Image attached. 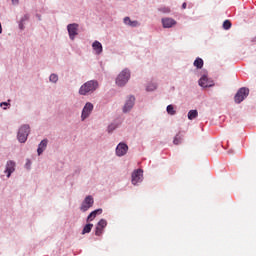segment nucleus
Segmentation results:
<instances>
[{
    "instance_id": "ddd939ff",
    "label": "nucleus",
    "mask_w": 256,
    "mask_h": 256,
    "mask_svg": "<svg viewBox=\"0 0 256 256\" xmlns=\"http://www.w3.org/2000/svg\"><path fill=\"white\" fill-rule=\"evenodd\" d=\"M14 171H15V162L10 160L6 164L5 173H7V177L10 178L11 177V173H13Z\"/></svg>"
},
{
    "instance_id": "cd10ccee",
    "label": "nucleus",
    "mask_w": 256,
    "mask_h": 256,
    "mask_svg": "<svg viewBox=\"0 0 256 256\" xmlns=\"http://www.w3.org/2000/svg\"><path fill=\"white\" fill-rule=\"evenodd\" d=\"M139 22L137 20L130 22V27H138Z\"/></svg>"
},
{
    "instance_id": "423d86ee",
    "label": "nucleus",
    "mask_w": 256,
    "mask_h": 256,
    "mask_svg": "<svg viewBox=\"0 0 256 256\" xmlns=\"http://www.w3.org/2000/svg\"><path fill=\"white\" fill-rule=\"evenodd\" d=\"M67 30H68L70 39L73 41V39H75V37H77L78 35L77 31H79V24L77 23L69 24L67 26Z\"/></svg>"
},
{
    "instance_id": "4468645a",
    "label": "nucleus",
    "mask_w": 256,
    "mask_h": 256,
    "mask_svg": "<svg viewBox=\"0 0 256 256\" xmlns=\"http://www.w3.org/2000/svg\"><path fill=\"white\" fill-rule=\"evenodd\" d=\"M92 48L96 55H101V53H103V45L97 40L93 42Z\"/></svg>"
},
{
    "instance_id": "f257e3e1",
    "label": "nucleus",
    "mask_w": 256,
    "mask_h": 256,
    "mask_svg": "<svg viewBox=\"0 0 256 256\" xmlns=\"http://www.w3.org/2000/svg\"><path fill=\"white\" fill-rule=\"evenodd\" d=\"M99 88V82L97 80H90L84 83L80 89L79 94L80 95H89L91 93H95L97 89Z\"/></svg>"
},
{
    "instance_id": "20e7f679",
    "label": "nucleus",
    "mask_w": 256,
    "mask_h": 256,
    "mask_svg": "<svg viewBox=\"0 0 256 256\" xmlns=\"http://www.w3.org/2000/svg\"><path fill=\"white\" fill-rule=\"evenodd\" d=\"M29 125H23L18 131V141L20 143H25L27 141V137H29Z\"/></svg>"
},
{
    "instance_id": "4be33fe9",
    "label": "nucleus",
    "mask_w": 256,
    "mask_h": 256,
    "mask_svg": "<svg viewBox=\"0 0 256 256\" xmlns=\"http://www.w3.org/2000/svg\"><path fill=\"white\" fill-rule=\"evenodd\" d=\"M166 111L168 113V115H175L176 111H175V107H173V105H168L166 108Z\"/></svg>"
},
{
    "instance_id": "bb28decb",
    "label": "nucleus",
    "mask_w": 256,
    "mask_h": 256,
    "mask_svg": "<svg viewBox=\"0 0 256 256\" xmlns=\"http://www.w3.org/2000/svg\"><path fill=\"white\" fill-rule=\"evenodd\" d=\"M124 23H125V25H131V18H129V17H125L124 18Z\"/></svg>"
},
{
    "instance_id": "6e6552de",
    "label": "nucleus",
    "mask_w": 256,
    "mask_h": 256,
    "mask_svg": "<svg viewBox=\"0 0 256 256\" xmlns=\"http://www.w3.org/2000/svg\"><path fill=\"white\" fill-rule=\"evenodd\" d=\"M143 181V170L138 169L132 173V185H137Z\"/></svg>"
},
{
    "instance_id": "c756f323",
    "label": "nucleus",
    "mask_w": 256,
    "mask_h": 256,
    "mask_svg": "<svg viewBox=\"0 0 256 256\" xmlns=\"http://www.w3.org/2000/svg\"><path fill=\"white\" fill-rule=\"evenodd\" d=\"M0 106H1V107H7V106H9V103H7V102H2V103L0 104Z\"/></svg>"
},
{
    "instance_id": "aec40b11",
    "label": "nucleus",
    "mask_w": 256,
    "mask_h": 256,
    "mask_svg": "<svg viewBox=\"0 0 256 256\" xmlns=\"http://www.w3.org/2000/svg\"><path fill=\"white\" fill-rule=\"evenodd\" d=\"M194 67H196L197 69H203V59L197 58L194 61Z\"/></svg>"
},
{
    "instance_id": "1a4fd4ad",
    "label": "nucleus",
    "mask_w": 256,
    "mask_h": 256,
    "mask_svg": "<svg viewBox=\"0 0 256 256\" xmlns=\"http://www.w3.org/2000/svg\"><path fill=\"white\" fill-rule=\"evenodd\" d=\"M127 151H129V146L125 143H119L116 147V155L118 157H123V155H127Z\"/></svg>"
},
{
    "instance_id": "dca6fc26",
    "label": "nucleus",
    "mask_w": 256,
    "mask_h": 256,
    "mask_svg": "<svg viewBox=\"0 0 256 256\" xmlns=\"http://www.w3.org/2000/svg\"><path fill=\"white\" fill-rule=\"evenodd\" d=\"M47 139H44L40 142L38 149H37V153L38 155H41L43 153V151H45L47 149Z\"/></svg>"
},
{
    "instance_id": "9b49d317",
    "label": "nucleus",
    "mask_w": 256,
    "mask_h": 256,
    "mask_svg": "<svg viewBox=\"0 0 256 256\" xmlns=\"http://www.w3.org/2000/svg\"><path fill=\"white\" fill-rule=\"evenodd\" d=\"M162 25L164 29H171V27H175V25H177V21L173 18H162Z\"/></svg>"
},
{
    "instance_id": "f3484780",
    "label": "nucleus",
    "mask_w": 256,
    "mask_h": 256,
    "mask_svg": "<svg viewBox=\"0 0 256 256\" xmlns=\"http://www.w3.org/2000/svg\"><path fill=\"white\" fill-rule=\"evenodd\" d=\"M103 213V209H97L92 211L88 217H87V221H93V219H95V217H97V215H101Z\"/></svg>"
},
{
    "instance_id": "c85d7f7f",
    "label": "nucleus",
    "mask_w": 256,
    "mask_h": 256,
    "mask_svg": "<svg viewBox=\"0 0 256 256\" xmlns=\"http://www.w3.org/2000/svg\"><path fill=\"white\" fill-rule=\"evenodd\" d=\"M116 127H117V126H115V125H113V124H111L110 126H108V131H109V133H112V131H115Z\"/></svg>"
},
{
    "instance_id": "2f4dec72",
    "label": "nucleus",
    "mask_w": 256,
    "mask_h": 256,
    "mask_svg": "<svg viewBox=\"0 0 256 256\" xmlns=\"http://www.w3.org/2000/svg\"><path fill=\"white\" fill-rule=\"evenodd\" d=\"M182 9H187V3L184 2V3L182 4Z\"/></svg>"
},
{
    "instance_id": "b1692460",
    "label": "nucleus",
    "mask_w": 256,
    "mask_h": 256,
    "mask_svg": "<svg viewBox=\"0 0 256 256\" xmlns=\"http://www.w3.org/2000/svg\"><path fill=\"white\" fill-rule=\"evenodd\" d=\"M223 29H225L226 31L231 29V21L225 20L223 23Z\"/></svg>"
},
{
    "instance_id": "72a5a7b5",
    "label": "nucleus",
    "mask_w": 256,
    "mask_h": 256,
    "mask_svg": "<svg viewBox=\"0 0 256 256\" xmlns=\"http://www.w3.org/2000/svg\"><path fill=\"white\" fill-rule=\"evenodd\" d=\"M3 109H7V107H3Z\"/></svg>"
},
{
    "instance_id": "2eb2a0df",
    "label": "nucleus",
    "mask_w": 256,
    "mask_h": 256,
    "mask_svg": "<svg viewBox=\"0 0 256 256\" xmlns=\"http://www.w3.org/2000/svg\"><path fill=\"white\" fill-rule=\"evenodd\" d=\"M198 83L200 87H213V82H210L207 76H202Z\"/></svg>"
},
{
    "instance_id": "f03ea898",
    "label": "nucleus",
    "mask_w": 256,
    "mask_h": 256,
    "mask_svg": "<svg viewBox=\"0 0 256 256\" xmlns=\"http://www.w3.org/2000/svg\"><path fill=\"white\" fill-rule=\"evenodd\" d=\"M129 79H131V72L129 69H124L117 76L116 85H118V87H125V85H127L129 82Z\"/></svg>"
},
{
    "instance_id": "6ab92c4d",
    "label": "nucleus",
    "mask_w": 256,
    "mask_h": 256,
    "mask_svg": "<svg viewBox=\"0 0 256 256\" xmlns=\"http://www.w3.org/2000/svg\"><path fill=\"white\" fill-rule=\"evenodd\" d=\"M182 143H183V137L181 136V134H177L174 137L173 144L174 145H181Z\"/></svg>"
},
{
    "instance_id": "f8f14e48",
    "label": "nucleus",
    "mask_w": 256,
    "mask_h": 256,
    "mask_svg": "<svg viewBox=\"0 0 256 256\" xmlns=\"http://www.w3.org/2000/svg\"><path fill=\"white\" fill-rule=\"evenodd\" d=\"M133 105H135V96H130L124 105V113H127L130 109H133Z\"/></svg>"
},
{
    "instance_id": "5701e85b",
    "label": "nucleus",
    "mask_w": 256,
    "mask_h": 256,
    "mask_svg": "<svg viewBox=\"0 0 256 256\" xmlns=\"http://www.w3.org/2000/svg\"><path fill=\"white\" fill-rule=\"evenodd\" d=\"M49 79L51 83H57V81H59V76H57V74H51Z\"/></svg>"
},
{
    "instance_id": "7ed1b4c3",
    "label": "nucleus",
    "mask_w": 256,
    "mask_h": 256,
    "mask_svg": "<svg viewBox=\"0 0 256 256\" xmlns=\"http://www.w3.org/2000/svg\"><path fill=\"white\" fill-rule=\"evenodd\" d=\"M249 97V88L242 87L238 90L236 95L234 96L235 103H243L245 99Z\"/></svg>"
},
{
    "instance_id": "412c9836",
    "label": "nucleus",
    "mask_w": 256,
    "mask_h": 256,
    "mask_svg": "<svg viewBox=\"0 0 256 256\" xmlns=\"http://www.w3.org/2000/svg\"><path fill=\"white\" fill-rule=\"evenodd\" d=\"M91 229H93V224H86L82 230V235L86 233H91Z\"/></svg>"
},
{
    "instance_id": "7c9ffc66",
    "label": "nucleus",
    "mask_w": 256,
    "mask_h": 256,
    "mask_svg": "<svg viewBox=\"0 0 256 256\" xmlns=\"http://www.w3.org/2000/svg\"><path fill=\"white\" fill-rule=\"evenodd\" d=\"M13 5H19V0H12Z\"/></svg>"
},
{
    "instance_id": "39448f33",
    "label": "nucleus",
    "mask_w": 256,
    "mask_h": 256,
    "mask_svg": "<svg viewBox=\"0 0 256 256\" xmlns=\"http://www.w3.org/2000/svg\"><path fill=\"white\" fill-rule=\"evenodd\" d=\"M93 203H95V201L93 200V196H87L82 202V205L80 207L81 211H83L84 213L85 211H89V209L93 207Z\"/></svg>"
},
{
    "instance_id": "473e14b6",
    "label": "nucleus",
    "mask_w": 256,
    "mask_h": 256,
    "mask_svg": "<svg viewBox=\"0 0 256 256\" xmlns=\"http://www.w3.org/2000/svg\"><path fill=\"white\" fill-rule=\"evenodd\" d=\"M0 33H3V27L1 26V22H0Z\"/></svg>"
},
{
    "instance_id": "a211bd4d",
    "label": "nucleus",
    "mask_w": 256,
    "mask_h": 256,
    "mask_svg": "<svg viewBox=\"0 0 256 256\" xmlns=\"http://www.w3.org/2000/svg\"><path fill=\"white\" fill-rule=\"evenodd\" d=\"M199 115V112H197V110H190L188 112V119L190 121H193V119H197V116Z\"/></svg>"
},
{
    "instance_id": "0eeeda50",
    "label": "nucleus",
    "mask_w": 256,
    "mask_h": 256,
    "mask_svg": "<svg viewBox=\"0 0 256 256\" xmlns=\"http://www.w3.org/2000/svg\"><path fill=\"white\" fill-rule=\"evenodd\" d=\"M92 112L93 104L91 102L86 103L81 114L82 121H85V119H87V117H89V115H91Z\"/></svg>"
},
{
    "instance_id": "9d476101",
    "label": "nucleus",
    "mask_w": 256,
    "mask_h": 256,
    "mask_svg": "<svg viewBox=\"0 0 256 256\" xmlns=\"http://www.w3.org/2000/svg\"><path fill=\"white\" fill-rule=\"evenodd\" d=\"M106 227H107V221L105 219H101L96 226L95 235H97L98 237L103 235V229Z\"/></svg>"
},
{
    "instance_id": "a878e982",
    "label": "nucleus",
    "mask_w": 256,
    "mask_h": 256,
    "mask_svg": "<svg viewBox=\"0 0 256 256\" xmlns=\"http://www.w3.org/2000/svg\"><path fill=\"white\" fill-rule=\"evenodd\" d=\"M159 11H161L162 13H171V9L167 7L159 8Z\"/></svg>"
},
{
    "instance_id": "393cba45",
    "label": "nucleus",
    "mask_w": 256,
    "mask_h": 256,
    "mask_svg": "<svg viewBox=\"0 0 256 256\" xmlns=\"http://www.w3.org/2000/svg\"><path fill=\"white\" fill-rule=\"evenodd\" d=\"M147 91H155V89H157V85L155 84H151L149 86H147Z\"/></svg>"
}]
</instances>
